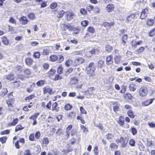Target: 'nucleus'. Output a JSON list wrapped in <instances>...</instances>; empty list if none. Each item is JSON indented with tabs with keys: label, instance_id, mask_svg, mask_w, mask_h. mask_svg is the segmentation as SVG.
<instances>
[{
	"label": "nucleus",
	"instance_id": "nucleus-42",
	"mask_svg": "<svg viewBox=\"0 0 155 155\" xmlns=\"http://www.w3.org/2000/svg\"><path fill=\"white\" fill-rule=\"evenodd\" d=\"M129 143L130 145L131 146H134L135 145V141L132 139H131L129 141Z\"/></svg>",
	"mask_w": 155,
	"mask_h": 155
},
{
	"label": "nucleus",
	"instance_id": "nucleus-59",
	"mask_svg": "<svg viewBox=\"0 0 155 155\" xmlns=\"http://www.w3.org/2000/svg\"><path fill=\"white\" fill-rule=\"evenodd\" d=\"M29 139L31 141H34L35 139L34 134H31L29 136Z\"/></svg>",
	"mask_w": 155,
	"mask_h": 155
},
{
	"label": "nucleus",
	"instance_id": "nucleus-3",
	"mask_svg": "<svg viewBox=\"0 0 155 155\" xmlns=\"http://www.w3.org/2000/svg\"><path fill=\"white\" fill-rule=\"evenodd\" d=\"M116 142L117 143H120L123 147H125L127 143V141L126 139L122 137H121L119 140H117Z\"/></svg>",
	"mask_w": 155,
	"mask_h": 155
},
{
	"label": "nucleus",
	"instance_id": "nucleus-22",
	"mask_svg": "<svg viewBox=\"0 0 155 155\" xmlns=\"http://www.w3.org/2000/svg\"><path fill=\"white\" fill-rule=\"evenodd\" d=\"M142 41L140 40L138 41H136L134 44H133V41H132L131 42V44L132 45V47L134 48H136L137 45H140L142 43Z\"/></svg>",
	"mask_w": 155,
	"mask_h": 155
},
{
	"label": "nucleus",
	"instance_id": "nucleus-48",
	"mask_svg": "<svg viewBox=\"0 0 155 155\" xmlns=\"http://www.w3.org/2000/svg\"><path fill=\"white\" fill-rule=\"evenodd\" d=\"M127 114L128 116L131 118H133L134 117V116L133 114V112L131 110H129L128 111Z\"/></svg>",
	"mask_w": 155,
	"mask_h": 155
},
{
	"label": "nucleus",
	"instance_id": "nucleus-64",
	"mask_svg": "<svg viewBox=\"0 0 155 155\" xmlns=\"http://www.w3.org/2000/svg\"><path fill=\"white\" fill-rule=\"evenodd\" d=\"M9 21L12 24H15L16 23L15 20L12 17H11L10 18Z\"/></svg>",
	"mask_w": 155,
	"mask_h": 155
},
{
	"label": "nucleus",
	"instance_id": "nucleus-2",
	"mask_svg": "<svg viewBox=\"0 0 155 155\" xmlns=\"http://www.w3.org/2000/svg\"><path fill=\"white\" fill-rule=\"evenodd\" d=\"M147 88L144 86H142L139 89V94L140 96L144 97L147 95Z\"/></svg>",
	"mask_w": 155,
	"mask_h": 155
},
{
	"label": "nucleus",
	"instance_id": "nucleus-46",
	"mask_svg": "<svg viewBox=\"0 0 155 155\" xmlns=\"http://www.w3.org/2000/svg\"><path fill=\"white\" fill-rule=\"evenodd\" d=\"M102 26H104V27H105L107 29L109 28L110 27V24L107 22H104L102 24Z\"/></svg>",
	"mask_w": 155,
	"mask_h": 155
},
{
	"label": "nucleus",
	"instance_id": "nucleus-7",
	"mask_svg": "<svg viewBox=\"0 0 155 155\" xmlns=\"http://www.w3.org/2000/svg\"><path fill=\"white\" fill-rule=\"evenodd\" d=\"M84 59L82 58H78L76 59L74 61L73 65L76 66L82 63L84 61Z\"/></svg>",
	"mask_w": 155,
	"mask_h": 155
},
{
	"label": "nucleus",
	"instance_id": "nucleus-18",
	"mask_svg": "<svg viewBox=\"0 0 155 155\" xmlns=\"http://www.w3.org/2000/svg\"><path fill=\"white\" fill-rule=\"evenodd\" d=\"M1 41L5 45H8L9 44L8 40L5 36H3L1 38Z\"/></svg>",
	"mask_w": 155,
	"mask_h": 155
},
{
	"label": "nucleus",
	"instance_id": "nucleus-31",
	"mask_svg": "<svg viewBox=\"0 0 155 155\" xmlns=\"http://www.w3.org/2000/svg\"><path fill=\"white\" fill-rule=\"evenodd\" d=\"M87 31L91 33H94L95 31V29L94 28L91 26H89L87 28Z\"/></svg>",
	"mask_w": 155,
	"mask_h": 155
},
{
	"label": "nucleus",
	"instance_id": "nucleus-51",
	"mask_svg": "<svg viewBox=\"0 0 155 155\" xmlns=\"http://www.w3.org/2000/svg\"><path fill=\"white\" fill-rule=\"evenodd\" d=\"M64 11L63 10L61 11L57 15V16L58 18H61L62 17L64 13Z\"/></svg>",
	"mask_w": 155,
	"mask_h": 155
},
{
	"label": "nucleus",
	"instance_id": "nucleus-45",
	"mask_svg": "<svg viewBox=\"0 0 155 155\" xmlns=\"http://www.w3.org/2000/svg\"><path fill=\"white\" fill-rule=\"evenodd\" d=\"M98 66L101 68L104 66V61L102 60L99 61L98 62Z\"/></svg>",
	"mask_w": 155,
	"mask_h": 155
},
{
	"label": "nucleus",
	"instance_id": "nucleus-38",
	"mask_svg": "<svg viewBox=\"0 0 155 155\" xmlns=\"http://www.w3.org/2000/svg\"><path fill=\"white\" fill-rule=\"evenodd\" d=\"M72 107L71 105L69 104H66L64 106V109L66 110H70Z\"/></svg>",
	"mask_w": 155,
	"mask_h": 155
},
{
	"label": "nucleus",
	"instance_id": "nucleus-55",
	"mask_svg": "<svg viewBox=\"0 0 155 155\" xmlns=\"http://www.w3.org/2000/svg\"><path fill=\"white\" fill-rule=\"evenodd\" d=\"M80 127L81 128L83 132L84 133L87 132L88 131L87 128L83 125H81L80 126Z\"/></svg>",
	"mask_w": 155,
	"mask_h": 155
},
{
	"label": "nucleus",
	"instance_id": "nucleus-36",
	"mask_svg": "<svg viewBox=\"0 0 155 155\" xmlns=\"http://www.w3.org/2000/svg\"><path fill=\"white\" fill-rule=\"evenodd\" d=\"M24 128V127H22L21 125H18L15 127V132H16L18 130H21Z\"/></svg>",
	"mask_w": 155,
	"mask_h": 155
},
{
	"label": "nucleus",
	"instance_id": "nucleus-61",
	"mask_svg": "<svg viewBox=\"0 0 155 155\" xmlns=\"http://www.w3.org/2000/svg\"><path fill=\"white\" fill-rule=\"evenodd\" d=\"M20 82L19 81H16L13 83L14 86L15 87H18L20 85Z\"/></svg>",
	"mask_w": 155,
	"mask_h": 155
},
{
	"label": "nucleus",
	"instance_id": "nucleus-15",
	"mask_svg": "<svg viewBox=\"0 0 155 155\" xmlns=\"http://www.w3.org/2000/svg\"><path fill=\"white\" fill-rule=\"evenodd\" d=\"M33 60L31 58H25V62L26 65L30 66L31 65L33 62Z\"/></svg>",
	"mask_w": 155,
	"mask_h": 155
},
{
	"label": "nucleus",
	"instance_id": "nucleus-37",
	"mask_svg": "<svg viewBox=\"0 0 155 155\" xmlns=\"http://www.w3.org/2000/svg\"><path fill=\"white\" fill-rule=\"evenodd\" d=\"M50 49L48 48H46L43 49V54L45 55H47L50 53Z\"/></svg>",
	"mask_w": 155,
	"mask_h": 155
},
{
	"label": "nucleus",
	"instance_id": "nucleus-32",
	"mask_svg": "<svg viewBox=\"0 0 155 155\" xmlns=\"http://www.w3.org/2000/svg\"><path fill=\"white\" fill-rule=\"evenodd\" d=\"M63 68L61 65L59 66L58 68L57 72L59 74H61L63 73Z\"/></svg>",
	"mask_w": 155,
	"mask_h": 155
},
{
	"label": "nucleus",
	"instance_id": "nucleus-11",
	"mask_svg": "<svg viewBox=\"0 0 155 155\" xmlns=\"http://www.w3.org/2000/svg\"><path fill=\"white\" fill-rule=\"evenodd\" d=\"M66 15V18L68 21H70L72 20L74 16V14L72 12H67Z\"/></svg>",
	"mask_w": 155,
	"mask_h": 155
},
{
	"label": "nucleus",
	"instance_id": "nucleus-12",
	"mask_svg": "<svg viewBox=\"0 0 155 155\" xmlns=\"http://www.w3.org/2000/svg\"><path fill=\"white\" fill-rule=\"evenodd\" d=\"M135 15L134 14H132L128 16L126 18V20L128 23L132 22L134 21Z\"/></svg>",
	"mask_w": 155,
	"mask_h": 155
},
{
	"label": "nucleus",
	"instance_id": "nucleus-49",
	"mask_svg": "<svg viewBox=\"0 0 155 155\" xmlns=\"http://www.w3.org/2000/svg\"><path fill=\"white\" fill-rule=\"evenodd\" d=\"M45 82V81L43 80H41L38 81L36 83L37 85L38 86H41L43 85Z\"/></svg>",
	"mask_w": 155,
	"mask_h": 155
},
{
	"label": "nucleus",
	"instance_id": "nucleus-41",
	"mask_svg": "<svg viewBox=\"0 0 155 155\" xmlns=\"http://www.w3.org/2000/svg\"><path fill=\"white\" fill-rule=\"evenodd\" d=\"M127 38V35H124L122 37V42L124 43V45H125V44L126 42V41Z\"/></svg>",
	"mask_w": 155,
	"mask_h": 155
},
{
	"label": "nucleus",
	"instance_id": "nucleus-10",
	"mask_svg": "<svg viewBox=\"0 0 155 155\" xmlns=\"http://www.w3.org/2000/svg\"><path fill=\"white\" fill-rule=\"evenodd\" d=\"M148 13V10L147 8L144 9L141 12V14L140 15V18L142 19L145 18L147 16Z\"/></svg>",
	"mask_w": 155,
	"mask_h": 155
},
{
	"label": "nucleus",
	"instance_id": "nucleus-43",
	"mask_svg": "<svg viewBox=\"0 0 155 155\" xmlns=\"http://www.w3.org/2000/svg\"><path fill=\"white\" fill-rule=\"evenodd\" d=\"M62 77L61 76L58 74H56L55 76L54 80L56 81L57 80H61L62 79Z\"/></svg>",
	"mask_w": 155,
	"mask_h": 155
},
{
	"label": "nucleus",
	"instance_id": "nucleus-53",
	"mask_svg": "<svg viewBox=\"0 0 155 155\" xmlns=\"http://www.w3.org/2000/svg\"><path fill=\"white\" fill-rule=\"evenodd\" d=\"M88 23V21L87 20L82 21L81 23V25L85 27L87 25Z\"/></svg>",
	"mask_w": 155,
	"mask_h": 155
},
{
	"label": "nucleus",
	"instance_id": "nucleus-57",
	"mask_svg": "<svg viewBox=\"0 0 155 155\" xmlns=\"http://www.w3.org/2000/svg\"><path fill=\"white\" fill-rule=\"evenodd\" d=\"M72 61L71 60H68L65 63V65L67 67H69L72 63Z\"/></svg>",
	"mask_w": 155,
	"mask_h": 155
},
{
	"label": "nucleus",
	"instance_id": "nucleus-21",
	"mask_svg": "<svg viewBox=\"0 0 155 155\" xmlns=\"http://www.w3.org/2000/svg\"><path fill=\"white\" fill-rule=\"evenodd\" d=\"M112 56L110 55L107 57L106 58V63L107 65H109L113 63L112 61Z\"/></svg>",
	"mask_w": 155,
	"mask_h": 155
},
{
	"label": "nucleus",
	"instance_id": "nucleus-25",
	"mask_svg": "<svg viewBox=\"0 0 155 155\" xmlns=\"http://www.w3.org/2000/svg\"><path fill=\"white\" fill-rule=\"evenodd\" d=\"M56 71L53 69H51L48 72V75L50 77L53 76L55 74Z\"/></svg>",
	"mask_w": 155,
	"mask_h": 155
},
{
	"label": "nucleus",
	"instance_id": "nucleus-33",
	"mask_svg": "<svg viewBox=\"0 0 155 155\" xmlns=\"http://www.w3.org/2000/svg\"><path fill=\"white\" fill-rule=\"evenodd\" d=\"M39 113H36L32 116H31L30 117L29 119H32L33 120H36L37 116L39 115Z\"/></svg>",
	"mask_w": 155,
	"mask_h": 155
},
{
	"label": "nucleus",
	"instance_id": "nucleus-14",
	"mask_svg": "<svg viewBox=\"0 0 155 155\" xmlns=\"http://www.w3.org/2000/svg\"><path fill=\"white\" fill-rule=\"evenodd\" d=\"M114 60L116 64H119L121 61V56L119 54H116L114 57Z\"/></svg>",
	"mask_w": 155,
	"mask_h": 155
},
{
	"label": "nucleus",
	"instance_id": "nucleus-52",
	"mask_svg": "<svg viewBox=\"0 0 155 155\" xmlns=\"http://www.w3.org/2000/svg\"><path fill=\"white\" fill-rule=\"evenodd\" d=\"M144 49V47H141L140 48L136 51V52L137 53H140L143 52Z\"/></svg>",
	"mask_w": 155,
	"mask_h": 155
},
{
	"label": "nucleus",
	"instance_id": "nucleus-40",
	"mask_svg": "<svg viewBox=\"0 0 155 155\" xmlns=\"http://www.w3.org/2000/svg\"><path fill=\"white\" fill-rule=\"evenodd\" d=\"M40 56V54L39 52H35L33 54V57L35 58H38Z\"/></svg>",
	"mask_w": 155,
	"mask_h": 155
},
{
	"label": "nucleus",
	"instance_id": "nucleus-50",
	"mask_svg": "<svg viewBox=\"0 0 155 155\" xmlns=\"http://www.w3.org/2000/svg\"><path fill=\"white\" fill-rule=\"evenodd\" d=\"M51 101H50L46 104V109H51Z\"/></svg>",
	"mask_w": 155,
	"mask_h": 155
},
{
	"label": "nucleus",
	"instance_id": "nucleus-17",
	"mask_svg": "<svg viewBox=\"0 0 155 155\" xmlns=\"http://www.w3.org/2000/svg\"><path fill=\"white\" fill-rule=\"evenodd\" d=\"M52 106V110L56 112H58L59 111V107H58V104L56 102L53 103Z\"/></svg>",
	"mask_w": 155,
	"mask_h": 155
},
{
	"label": "nucleus",
	"instance_id": "nucleus-5",
	"mask_svg": "<svg viewBox=\"0 0 155 155\" xmlns=\"http://www.w3.org/2000/svg\"><path fill=\"white\" fill-rule=\"evenodd\" d=\"M98 53V51L97 49H93L91 51L87 52L86 55L88 58H90L93 54H96Z\"/></svg>",
	"mask_w": 155,
	"mask_h": 155
},
{
	"label": "nucleus",
	"instance_id": "nucleus-13",
	"mask_svg": "<svg viewBox=\"0 0 155 155\" xmlns=\"http://www.w3.org/2000/svg\"><path fill=\"white\" fill-rule=\"evenodd\" d=\"M114 8V6L113 4H108L106 7V10L108 12H110L112 11Z\"/></svg>",
	"mask_w": 155,
	"mask_h": 155
},
{
	"label": "nucleus",
	"instance_id": "nucleus-23",
	"mask_svg": "<svg viewBox=\"0 0 155 155\" xmlns=\"http://www.w3.org/2000/svg\"><path fill=\"white\" fill-rule=\"evenodd\" d=\"M109 147L112 150L117 149L118 148L117 145L114 143H111L110 144Z\"/></svg>",
	"mask_w": 155,
	"mask_h": 155
},
{
	"label": "nucleus",
	"instance_id": "nucleus-56",
	"mask_svg": "<svg viewBox=\"0 0 155 155\" xmlns=\"http://www.w3.org/2000/svg\"><path fill=\"white\" fill-rule=\"evenodd\" d=\"M28 17L30 19L32 20L35 18V15L33 13H30L28 15Z\"/></svg>",
	"mask_w": 155,
	"mask_h": 155
},
{
	"label": "nucleus",
	"instance_id": "nucleus-35",
	"mask_svg": "<svg viewBox=\"0 0 155 155\" xmlns=\"http://www.w3.org/2000/svg\"><path fill=\"white\" fill-rule=\"evenodd\" d=\"M130 131L132 132V134L134 135L136 134L137 132V129L134 127H132L130 129Z\"/></svg>",
	"mask_w": 155,
	"mask_h": 155
},
{
	"label": "nucleus",
	"instance_id": "nucleus-8",
	"mask_svg": "<svg viewBox=\"0 0 155 155\" xmlns=\"http://www.w3.org/2000/svg\"><path fill=\"white\" fill-rule=\"evenodd\" d=\"M43 91L44 94L48 93L49 94H51L54 93V92L52 91V89L48 87H45L43 88Z\"/></svg>",
	"mask_w": 155,
	"mask_h": 155
},
{
	"label": "nucleus",
	"instance_id": "nucleus-20",
	"mask_svg": "<svg viewBox=\"0 0 155 155\" xmlns=\"http://www.w3.org/2000/svg\"><path fill=\"white\" fill-rule=\"evenodd\" d=\"M14 101L13 99H9L6 101V103L8 105V107H13Z\"/></svg>",
	"mask_w": 155,
	"mask_h": 155
},
{
	"label": "nucleus",
	"instance_id": "nucleus-27",
	"mask_svg": "<svg viewBox=\"0 0 155 155\" xmlns=\"http://www.w3.org/2000/svg\"><path fill=\"white\" fill-rule=\"evenodd\" d=\"M129 88L130 91H134L136 89V86L134 84H132L129 85Z\"/></svg>",
	"mask_w": 155,
	"mask_h": 155
},
{
	"label": "nucleus",
	"instance_id": "nucleus-16",
	"mask_svg": "<svg viewBox=\"0 0 155 155\" xmlns=\"http://www.w3.org/2000/svg\"><path fill=\"white\" fill-rule=\"evenodd\" d=\"M78 82V80L77 77H72L70 79V83L71 85L77 84Z\"/></svg>",
	"mask_w": 155,
	"mask_h": 155
},
{
	"label": "nucleus",
	"instance_id": "nucleus-34",
	"mask_svg": "<svg viewBox=\"0 0 155 155\" xmlns=\"http://www.w3.org/2000/svg\"><path fill=\"white\" fill-rule=\"evenodd\" d=\"M153 20L151 19H148L147 21V24L149 26L152 25L153 24Z\"/></svg>",
	"mask_w": 155,
	"mask_h": 155
},
{
	"label": "nucleus",
	"instance_id": "nucleus-63",
	"mask_svg": "<svg viewBox=\"0 0 155 155\" xmlns=\"http://www.w3.org/2000/svg\"><path fill=\"white\" fill-rule=\"evenodd\" d=\"M80 109L81 112V113L84 114H86L87 113V112L81 106L80 107Z\"/></svg>",
	"mask_w": 155,
	"mask_h": 155
},
{
	"label": "nucleus",
	"instance_id": "nucleus-39",
	"mask_svg": "<svg viewBox=\"0 0 155 155\" xmlns=\"http://www.w3.org/2000/svg\"><path fill=\"white\" fill-rule=\"evenodd\" d=\"M35 97V96L33 94L31 95H30L29 96L27 97H26L25 100L27 101H29L30 100H31L32 99L34 98Z\"/></svg>",
	"mask_w": 155,
	"mask_h": 155
},
{
	"label": "nucleus",
	"instance_id": "nucleus-28",
	"mask_svg": "<svg viewBox=\"0 0 155 155\" xmlns=\"http://www.w3.org/2000/svg\"><path fill=\"white\" fill-rule=\"evenodd\" d=\"M7 92V89L6 88H3L0 94L2 96H3L5 95Z\"/></svg>",
	"mask_w": 155,
	"mask_h": 155
},
{
	"label": "nucleus",
	"instance_id": "nucleus-29",
	"mask_svg": "<svg viewBox=\"0 0 155 155\" xmlns=\"http://www.w3.org/2000/svg\"><path fill=\"white\" fill-rule=\"evenodd\" d=\"M14 76L13 74H10L9 75H8L6 76V78L8 80L11 81L13 79H14Z\"/></svg>",
	"mask_w": 155,
	"mask_h": 155
},
{
	"label": "nucleus",
	"instance_id": "nucleus-47",
	"mask_svg": "<svg viewBox=\"0 0 155 155\" xmlns=\"http://www.w3.org/2000/svg\"><path fill=\"white\" fill-rule=\"evenodd\" d=\"M57 5H58L57 3L53 2L51 4L50 7L51 8L54 9L55 8L57 7Z\"/></svg>",
	"mask_w": 155,
	"mask_h": 155
},
{
	"label": "nucleus",
	"instance_id": "nucleus-62",
	"mask_svg": "<svg viewBox=\"0 0 155 155\" xmlns=\"http://www.w3.org/2000/svg\"><path fill=\"white\" fill-rule=\"evenodd\" d=\"M75 70H76L77 71H76V74L78 75H80L81 73V69L79 68H75Z\"/></svg>",
	"mask_w": 155,
	"mask_h": 155
},
{
	"label": "nucleus",
	"instance_id": "nucleus-30",
	"mask_svg": "<svg viewBox=\"0 0 155 155\" xmlns=\"http://www.w3.org/2000/svg\"><path fill=\"white\" fill-rule=\"evenodd\" d=\"M58 58V57L56 55H52L50 56V59L51 61H54Z\"/></svg>",
	"mask_w": 155,
	"mask_h": 155
},
{
	"label": "nucleus",
	"instance_id": "nucleus-9",
	"mask_svg": "<svg viewBox=\"0 0 155 155\" xmlns=\"http://www.w3.org/2000/svg\"><path fill=\"white\" fill-rule=\"evenodd\" d=\"M19 20L20 23L22 25H25L27 23L28 20L25 16H22L19 18Z\"/></svg>",
	"mask_w": 155,
	"mask_h": 155
},
{
	"label": "nucleus",
	"instance_id": "nucleus-54",
	"mask_svg": "<svg viewBox=\"0 0 155 155\" xmlns=\"http://www.w3.org/2000/svg\"><path fill=\"white\" fill-rule=\"evenodd\" d=\"M94 6L91 5H89L87 6L86 7V9L88 11H91L93 8Z\"/></svg>",
	"mask_w": 155,
	"mask_h": 155
},
{
	"label": "nucleus",
	"instance_id": "nucleus-19",
	"mask_svg": "<svg viewBox=\"0 0 155 155\" xmlns=\"http://www.w3.org/2000/svg\"><path fill=\"white\" fill-rule=\"evenodd\" d=\"M124 117L122 116H120L117 123L123 127L124 125Z\"/></svg>",
	"mask_w": 155,
	"mask_h": 155
},
{
	"label": "nucleus",
	"instance_id": "nucleus-6",
	"mask_svg": "<svg viewBox=\"0 0 155 155\" xmlns=\"http://www.w3.org/2000/svg\"><path fill=\"white\" fill-rule=\"evenodd\" d=\"M94 91L95 89L94 87H91L87 89L85 93L87 96H90L91 95H94Z\"/></svg>",
	"mask_w": 155,
	"mask_h": 155
},
{
	"label": "nucleus",
	"instance_id": "nucleus-1",
	"mask_svg": "<svg viewBox=\"0 0 155 155\" xmlns=\"http://www.w3.org/2000/svg\"><path fill=\"white\" fill-rule=\"evenodd\" d=\"M96 69L94 64L93 62L90 63L87 68V74L90 77L93 78L95 75L94 74Z\"/></svg>",
	"mask_w": 155,
	"mask_h": 155
},
{
	"label": "nucleus",
	"instance_id": "nucleus-58",
	"mask_svg": "<svg viewBox=\"0 0 155 155\" xmlns=\"http://www.w3.org/2000/svg\"><path fill=\"white\" fill-rule=\"evenodd\" d=\"M106 136V138L109 140L111 139L113 137V135L112 134L108 133L107 134Z\"/></svg>",
	"mask_w": 155,
	"mask_h": 155
},
{
	"label": "nucleus",
	"instance_id": "nucleus-4",
	"mask_svg": "<svg viewBox=\"0 0 155 155\" xmlns=\"http://www.w3.org/2000/svg\"><path fill=\"white\" fill-rule=\"evenodd\" d=\"M154 100V98H152L149 99H147L143 101L141 104L143 106H147L151 104Z\"/></svg>",
	"mask_w": 155,
	"mask_h": 155
},
{
	"label": "nucleus",
	"instance_id": "nucleus-44",
	"mask_svg": "<svg viewBox=\"0 0 155 155\" xmlns=\"http://www.w3.org/2000/svg\"><path fill=\"white\" fill-rule=\"evenodd\" d=\"M49 142L48 138L47 137L44 138L42 140V143L46 145L48 144Z\"/></svg>",
	"mask_w": 155,
	"mask_h": 155
},
{
	"label": "nucleus",
	"instance_id": "nucleus-60",
	"mask_svg": "<svg viewBox=\"0 0 155 155\" xmlns=\"http://www.w3.org/2000/svg\"><path fill=\"white\" fill-rule=\"evenodd\" d=\"M7 140V137H3L0 138V141L2 143L5 142Z\"/></svg>",
	"mask_w": 155,
	"mask_h": 155
},
{
	"label": "nucleus",
	"instance_id": "nucleus-24",
	"mask_svg": "<svg viewBox=\"0 0 155 155\" xmlns=\"http://www.w3.org/2000/svg\"><path fill=\"white\" fill-rule=\"evenodd\" d=\"M18 119L17 118H15L14 119L12 122L9 123L8 124V126H11L15 125L18 122Z\"/></svg>",
	"mask_w": 155,
	"mask_h": 155
},
{
	"label": "nucleus",
	"instance_id": "nucleus-26",
	"mask_svg": "<svg viewBox=\"0 0 155 155\" xmlns=\"http://www.w3.org/2000/svg\"><path fill=\"white\" fill-rule=\"evenodd\" d=\"M105 50L108 52H111L113 49V48L112 47L109 45H107L106 46L105 48Z\"/></svg>",
	"mask_w": 155,
	"mask_h": 155
}]
</instances>
